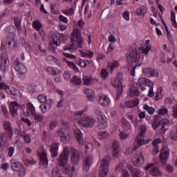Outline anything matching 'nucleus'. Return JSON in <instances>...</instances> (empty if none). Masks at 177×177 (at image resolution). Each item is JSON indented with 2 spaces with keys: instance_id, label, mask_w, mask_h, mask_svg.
<instances>
[{
  "instance_id": "obj_1",
  "label": "nucleus",
  "mask_w": 177,
  "mask_h": 177,
  "mask_svg": "<svg viewBox=\"0 0 177 177\" xmlns=\"http://www.w3.org/2000/svg\"><path fill=\"white\" fill-rule=\"evenodd\" d=\"M82 36L81 35V31L77 28H74L73 34L71 36V41L68 46H64V50H68L71 53L75 50V49L82 48Z\"/></svg>"
},
{
  "instance_id": "obj_2",
  "label": "nucleus",
  "mask_w": 177,
  "mask_h": 177,
  "mask_svg": "<svg viewBox=\"0 0 177 177\" xmlns=\"http://www.w3.org/2000/svg\"><path fill=\"white\" fill-rule=\"evenodd\" d=\"M88 110V108H84L83 109L80 111H77L74 113L73 118L75 121H77V124H80V125H82V127H84V128H93L95 126V122H96V120L93 118V116H83L82 114L84 113H86V111Z\"/></svg>"
},
{
  "instance_id": "obj_3",
  "label": "nucleus",
  "mask_w": 177,
  "mask_h": 177,
  "mask_svg": "<svg viewBox=\"0 0 177 177\" xmlns=\"http://www.w3.org/2000/svg\"><path fill=\"white\" fill-rule=\"evenodd\" d=\"M70 151L71 153V162L72 167H71V169H66V175H68L70 177H76L78 174V169H80L78 162L81 160V156H80L78 151L73 147H71Z\"/></svg>"
},
{
  "instance_id": "obj_4",
  "label": "nucleus",
  "mask_w": 177,
  "mask_h": 177,
  "mask_svg": "<svg viewBox=\"0 0 177 177\" xmlns=\"http://www.w3.org/2000/svg\"><path fill=\"white\" fill-rule=\"evenodd\" d=\"M140 60V55L136 49L132 50V51L127 56V62L131 67L130 74L132 75V77H135L136 68L139 67V66L141 64Z\"/></svg>"
},
{
  "instance_id": "obj_5",
  "label": "nucleus",
  "mask_w": 177,
  "mask_h": 177,
  "mask_svg": "<svg viewBox=\"0 0 177 177\" xmlns=\"http://www.w3.org/2000/svg\"><path fill=\"white\" fill-rule=\"evenodd\" d=\"M70 157V149L67 147H64L62 152L57 158V161L59 167H62L65 169V174H67V169H71L70 167L67 166L68 158Z\"/></svg>"
},
{
  "instance_id": "obj_6",
  "label": "nucleus",
  "mask_w": 177,
  "mask_h": 177,
  "mask_svg": "<svg viewBox=\"0 0 177 177\" xmlns=\"http://www.w3.org/2000/svg\"><path fill=\"white\" fill-rule=\"evenodd\" d=\"M95 114L97 115V120L98 121V129H106V128L108 127V124L107 118H106L104 113L100 111V109L96 108L95 109Z\"/></svg>"
},
{
  "instance_id": "obj_7",
  "label": "nucleus",
  "mask_w": 177,
  "mask_h": 177,
  "mask_svg": "<svg viewBox=\"0 0 177 177\" xmlns=\"http://www.w3.org/2000/svg\"><path fill=\"white\" fill-rule=\"evenodd\" d=\"M10 165L12 171H15V172H18L19 176L20 177H24L26 176V169L24 168V166H23V164L21 162L12 159L10 161Z\"/></svg>"
},
{
  "instance_id": "obj_8",
  "label": "nucleus",
  "mask_w": 177,
  "mask_h": 177,
  "mask_svg": "<svg viewBox=\"0 0 177 177\" xmlns=\"http://www.w3.org/2000/svg\"><path fill=\"white\" fill-rule=\"evenodd\" d=\"M110 165V158H104L100 161V169L98 177H106L109 174V167Z\"/></svg>"
},
{
  "instance_id": "obj_9",
  "label": "nucleus",
  "mask_w": 177,
  "mask_h": 177,
  "mask_svg": "<svg viewBox=\"0 0 177 177\" xmlns=\"http://www.w3.org/2000/svg\"><path fill=\"white\" fill-rule=\"evenodd\" d=\"M119 75H121V73H118L116 77L112 78L111 80V84L112 86H113V88H116V100H118L120 99L121 93H122L123 91L122 83L121 82V77H118Z\"/></svg>"
},
{
  "instance_id": "obj_10",
  "label": "nucleus",
  "mask_w": 177,
  "mask_h": 177,
  "mask_svg": "<svg viewBox=\"0 0 177 177\" xmlns=\"http://www.w3.org/2000/svg\"><path fill=\"white\" fill-rule=\"evenodd\" d=\"M13 67L18 75H24L27 73V68L19 58L14 61Z\"/></svg>"
},
{
  "instance_id": "obj_11",
  "label": "nucleus",
  "mask_w": 177,
  "mask_h": 177,
  "mask_svg": "<svg viewBox=\"0 0 177 177\" xmlns=\"http://www.w3.org/2000/svg\"><path fill=\"white\" fill-rule=\"evenodd\" d=\"M37 154L40 158V165H42L44 168H46L48 167V156L46 154V150L44 147H39V149L37 150Z\"/></svg>"
},
{
  "instance_id": "obj_12",
  "label": "nucleus",
  "mask_w": 177,
  "mask_h": 177,
  "mask_svg": "<svg viewBox=\"0 0 177 177\" xmlns=\"http://www.w3.org/2000/svg\"><path fill=\"white\" fill-rule=\"evenodd\" d=\"M93 161H95V158H93V155L90 154L87 155L83 159V165L82 168L84 172H88L92 165L93 164Z\"/></svg>"
},
{
  "instance_id": "obj_13",
  "label": "nucleus",
  "mask_w": 177,
  "mask_h": 177,
  "mask_svg": "<svg viewBox=\"0 0 177 177\" xmlns=\"http://www.w3.org/2000/svg\"><path fill=\"white\" fill-rule=\"evenodd\" d=\"M152 82L153 81L146 77H140L137 81L136 85L142 92H145L146 91V86H149Z\"/></svg>"
},
{
  "instance_id": "obj_14",
  "label": "nucleus",
  "mask_w": 177,
  "mask_h": 177,
  "mask_svg": "<svg viewBox=\"0 0 177 177\" xmlns=\"http://www.w3.org/2000/svg\"><path fill=\"white\" fill-rule=\"evenodd\" d=\"M133 164L135 167H142L145 163V158L142 151H137L133 157Z\"/></svg>"
},
{
  "instance_id": "obj_15",
  "label": "nucleus",
  "mask_w": 177,
  "mask_h": 177,
  "mask_svg": "<svg viewBox=\"0 0 177 177\" xmlns=\"http://www.w3.org/2000/svg\"><path fill=\"white\" fill-rule=\"evenodd\" d=\"M57 133L64 143H68L70 141V131H68V129L66 128L60 129L57 131Z\"/></svg>"
},
{
  "instance_id": "obj_16",
  "label": "nucleus",
  "mask_w": 177,
  "mask_h": 177,
  "mask_svg": "<svg viewBox=\"0 0 177 177\" xmlns=\"http://www.w3.org/2000/svg\"><path fill=\"white\" fill-rule=\"evenodd\" d=\"M0 70L3 73H6L8 68H9V58L8 55L2 54L1 56Z\"/></svg>"
},
{
  "instance_id": "obj_17",
  "label": "nucleus",
  "mask_w": 177,
  "mask_h": 177,
  "mask_svg": "<svg viewBox=\"0 0 177 177\" xmlns=\"http://www.w3.org/2000/svg\"><path fill=\"white\" fill-rule=\"evenodd\" d=\"M6 92L8 95H10L12 99H15L16 100L21 99V93H20V91L15 87H9Z\"/></svg>"
},
{
  "instance_id": "obj_18",
  "label": "nucleus",
  "mask_w": 177,
  "mask_h": 177,
  "mask_svg": "<svg viewBox=\"0 0 177 177\" xmlns=\"http://www.w3.org/2000/svg\"><path fill=\"white\" fill-rule=\"evenodd\" d=\"M120 142L117 140H114L112 142V154L114 158H118L120 157Z\"/></svg>"
},
{
  "instance_id": "obj_19",
  "label": "nucleus",
  "mask_w": 177,
  "mask_h": 177,
  "mask_svg": "<svg viewBox=\"0 0 177 177\" xmlns=\"http://www.w3.org/2000/svg\"><path fill=\"white\" fill-rule=\"evenodd\" d=\"M151 140V139H145L142 138L137 137L135 140V146L133 148V151L138 150L140 146H145V145H147Z\"/></svg>"
},
{
  "instance_id": "obj_20",
  "label": "nucleus",
  "mask_w": 177,
  "mask_h": 177,
  "mask_svg": "<svg viewBox=\"0 0 177 177\" xmlns=\"http://www.w3.org/2000/svg\"><path fill=\"white\" fill-rule=\"evenodd\" d=\"M3 126L6 132H10L8 133V140H12L13 138V127H12V124L9 121L3 122Z\"/></svg>"
},
{
  "instance_id": "obj_21",
  "label": "nucleus",
  "mask_w": 177,
  "mask_h": 177,
  "mask_svg": "<svg viewBox=\"0 0 177 177\" xmlns=\"http://www.w3.org/2000/svg\"><path fill=\"white\" fill-rule=\"evenodd\" d=\"M52 104H53V99H48L46 100L43 104L39 106V109H41V112L42 114H45L48 110L52 107Z\"/></svg>"
},
{
  "instance_id": "obj_22",
  "label": "nucleus",
  "mask_w": 177,
  "mask_h": 177,
  "mask_svg": "<svg viewBox=\"0 0 177 177\" xmlns=\"http://www.w3.org/2000/svg\"><path fill=\"white\" fill-rule=\"evenodd\" d=\"M110 98L109 96L106 95L105 94H101L98 97V104L102 106L103 107H106L110 104Z\"/></svg>"
},
{
  "instance_id": "obj_23",
  "label": "nucleus",
  "mask_w": 177,
  "mask_h": 177,
  "mask_svg": "<svg viewBox=\"0 0 177 177\" xmlns=\"http://www.w3.org/2000/svg\"><path fill=\"white\" fill-rule=\"evenodd\" d=\"M26 110H24V115L25 117H28V115H33L35 113V106L31 102H28L26 104Z\"/></svg>"
},
{
  "instance_id": "obj_24",
  "label": "nucleus",
  "mask_w": 177,
  "mask_h": 177,
  "mask_svg": "<svg viewBox=\"0 0 177 177\" xmlns=\"http://www.w3.org/2000/svg\"><path fill=\"white\" fill-rule=\"evenodd\" d=\"M83 92L86 95L88 102H95L96 95H95V91H93V90L91 88H85Z\"/></svg>"
},
{
  "instance_id": "obj_25",
  "label": "nucleus",
  "mask_w": 177,
  "mask_h": 177,
  "mask_svg": "<svg viewBox=\"0 0 177 177\" xmlns=\"http://www.w3.org/2000/svg\"><path fill=\"white\" fill-rule=\"evenodd\" d=\"M169 158V149L165 147H162L160 153V161H167Z\"/></svg>"
},
{
  "instance_id": "obj_26",
  "label": "nucleus",
  "mask_w": 177,
  "mask_h": 177,
  "mask_svg": "<svg viewBox=\"0 0 177 177\" xmlns=\"http://www.w3.org/2000/svg\"><path fill=\"white\" fill-rule=\"evenodd\" d=\"M143 73L145 77H158V72L151 68H145L143 69Z\"/></svg>"
},
{
  "instance_id": "obj_27",
  "label": "nucleus",
  "mask_w": 177,
  "mask_h": 177,
  "mask_svg": "<svg viewBox=\"0 0 177 177\" xmlns=\"http://www.w3.org/2000/svg\"><path fill=\"white\" fill-rule=\"evenodd\" d=\"M51 157L55 158L57 157L59 155V143L58 142H53L50 145V149Z\"/></svg>"
},
{
  "instance_id": "obj_28",
  "label": "nucleus",
  "mask_w": 177,
  "mask_h": 177,
  "mask_svg": "<svg viewBox=\"0 0 177 177\" xmlns=\"http://www.w3.org/2000/svg\"><path fill=\"white\" fill-rule=\"evenodd\" d=\"M74 136L77 140L79 145H84V135L81 130L76 129L74 130Z\"/></svg>"
},
{
  "instance_id": "obj_29",
  "label": "nucleus",
  "mask_w": 177,
  "mask_h": 177,
  "mask_svg": "<svg viewBox=\"0 0 177 177\" xmlns=\"http://www.w3.org/2000/svg\"><path fill=\"white\" fill-rule=\"evenodd\" d=\"M169 120L165 118L160 120L158 126L160 127L162 131H168V128H169Z\"/></svg>"
},
{
  "instance_id": "obj_30",
  "label": "nucleus",
  "mask_w": 177,
  "mask_h": 177,
  "mask_svg": "<svg viewBox=\"0 0 177 177\" xmlns=\"http://www.w3.org/2000/svg\"><path fill=\"white\" fill-rule=\"evenodd\" d=\"M134 15L145 17V15H147V7L146 6H141L140 8H136Z\"/></svg>"
},
{
  "instance_id": "obj_31",
  "label": "nucleus",
  "mask_w": 177,
  "mask_h": 177,
  "mask_svg": "<svg viewBox=\"0 0 177 177\" xmlns=\"http://www.w3.org/2000/svg\"><path fill=\"white\" fill-rule=\"evenodd\" d=\"M19 109V104L16 102H12L10 105V112L12 117H17L19 113H17V109Z\"/></svg>"
},
{
  "instance_id": "obj_32",
  "label": "nucleus",
  "mask_w": 177,
  "mask_h": 177,
  "mask_svg": "<svg viewBox=\"0 0 177 177\" xmlns=\"http://www.w3.org/2000/svg\"><path fill=\"white\" fill-rule=\"evenodd\" d=\"M165 95V92L164 91V88H162V86L158 87L156 91V95H155L156 102H158V100H161V98L164 97Z\"/></svg>"
},
{
  "instance_id": "obj_33",
  "label": "nucleus",
  "mask_w": 177,
  "mask_h": 177,
  "mask_svg": "<svg viewBox=\"0 0 177 177\" xmlns=\"http://www.w3.org/2000/svg\"><path fill=\"white\" fill-rule=\"evenodd\" d=\"M61 12L63 15L68 17L74 16L75 14V10L73 7H67L66 9L62 10Z\"/></svg>"
},
{
  "instance_id": "obj_34",
  "label": "nucleus",
  "mask_w": 177,
  "mask_h": 177,
  "mask_svg": "<svg viewBox=\"0 0 177 177\" xmlns=\"http://www.w3.org/2000/svg\"><path fill=\"white\" fill-rule=\"evenodd\" d=\"M46 71L48 74H50V75H59L61 73L60 69L55 66H48L46 68Z\"/></svg>"
},
{
  "instance_id": "obj_35",
  "label": "nucleus",
  "mask_w": 177,
  "mask_h": 177,
  "mask_svg": "<svg viewBox=\"0 0 177 177\" xmlns=\"http://www.w3.org/2000/svg\"><path fill=\"white\" fill-rule=\"evenodd\" d=\"M6 135L8 136V133L1 132L0 133V147H5L6 145Z\"/></svg>"
},
{
  "instance_id": "obj_36",
  "label": "nucleus",
  "mask_w": 177,
  "mask_h": 177,
  "mask_svg": "<svg viewBox=\"0 0 177 177\" xmlns=\"http://www.w3.org/2000/svg\"><path fill=\"white\" fill-rule=\"evenodd\" d=\"M140 92L139 91V88L137 87L131 86L129 88V94L131 97H133L135 96H139Z\"/></svg>"
},
{
  "instance_id": "obj_37",
  "label": "nucleus",
  "mask_w": 177,
  "mask_h": 177,
  "mask_svg": "<svg viewBox=\"0 0 177 177\" xmlns=\"http://www.w3.org/2000/svg\"><path fill=\"white\" fill-rule=\"evenodd\" d=\"M49 44L51 46L53 50H55L56 47L53 46V45H55V46H59V43L57 42V37L55 35H53L51 36V39L50 40Z\"/></svg>"
},
{
  "instance_id": "obj_38",
  "label": "nucleus",
  "mask_w": 177,
  "mask_h": 177,
  "mask_svg": "<svg viewBox=\"0 0 177 177\" xmlns=\"http://www.w3.org/2000/svg\"><path fill=\"white\" fill-rule=\"evenodd\" d=\"M46 60L50 64H57V66H60V62H59L57 58L55 57L54 56L48 55L46 57Z\"/></svg>"
},
{
  "instance_id": "obj_39",
  "label": "nucleus",
  "mask_w": 177,
  "mask_h": 177,
  "mask_svg": "<svg viewBox=\"0 0 177 177\" xmlns=\"http://www.w3.org/2000/svg\"><path fill=\"white\" fill-rule=\"evenodd\" d=\"M121 125L123 129H125V131H129L131 129V123L124 118L121 120Z\"/></svg>"
},
{
  "instance_id": "obj_40",
  "label": "nucleus",
  "mask_w": 177,
  "mask_h": 177,
  "mask_svg": "<svg viewBox=\"0 0 177 177\" xmlns=\"http://www.w3.org/2000/svg\"><path fill=\"white\" fill-rule=\"evenodd\" d=\"M8 46L12 50H17V41L15 40V38H12L10 41H8Z\"/></svg>"
},
{
  "instance_id": "obj_41",
  "label": "nucleus",
  "mask_w": 177,
  "mask_h": 177,
  "mask_svg": "<svg viewBox=\"0 0 177 177\" xmlns=\"http://www.w3.org/2000/svg\"><path fill=\"white\" fill-rule=\"evenodd\" d=\"M139 104V100L136 99L133 101H128L126 102V107H129V109H132V107H136Z\"/></svg>"
},
{
  "instance_id": "obj_42",
  "label": "nucleus",
  "mask_w": 177,
  "mask_h": 177,
  "mask_svg": "<svg viewBox=\"0 0 177 177\" xmlns=\"http://www.w3.org/2000/svg\"><path fill=\"white\" fill-rule=\"evenodd\" d=\"M71 84H73V85L76 86H80L81 85V84H82V80H81V78L75 75L71 80Z\"/></svg>"
},
{
  "instance_id": "obj_43",
  "label": "nucleus",
  "mask_w": 177,
  "mask_h": 177,
  "mask_svg": "<svg viewBox=\"0 0 177 177\" xmlns=\"http://www.w3.org/2000/svg\"><path fill=\"white\" fill-rule=\"evenodd\" d=\"M32 27L36 31H39L41 30V28H42V24L41 23V21L36 20V21H33V23L32 24Z\"/></svg>"
},
{
  "instance_id": "obj_44",
  "label": "nucleus",
  "mask_w": 177,
  "mask_h": 177,
  "mask_svg": "<svg viewBox=\"0 0 177 177\" xmlns=\"http://www.w3.org/2000/svg\"><path fill=\"white\" fill-rule=\"evenodd\" d=\"M14 23L17 31H20L21 30V19L16 17L14 18Z\"/></svg>"
},
{
  "instance_id": "obj_45",
  "label": "nucleus",
  "mask_w": 177,
  "mask_h": 177,
  "mask_svg": "<svg viewBox=\"0 0 177 177\" xmlns=\"http://www.w3.org/2000/svg\"><path fill=\"white\" fill-rule=\"evenodd\" d=\"M149 86V91L147 96L148 97H154V82H152Z\"/></svg>"
},
{
  "instance_id": "obj_46",
  "label": "nucleus",
  "mask_w": 177,
  "mask_h": 177,
  "mask_svg": "<svg viewBox=\"0 0 177 177\" xmlns=\"http://www.w3.org/2000/svg\"><path fill=\"white\" fill-rule=\"evenodd\" d=\"M143 109L144 110H146V111L148 113V114H150V115H152V114H154L156 112V109L147 104H144Z\"/></svg>"
},
{
  "instance_id": "obj_47",
  "label": "nucleus",
  "mask_w": 177,
  "mask_h": 177,
  "mask_svg": "<svg viewBox=\"0 0 177 177\" xmlns=\"http://www.w3.org/2000/svg\"><path fill=\"white\" fill-rule=\"evenodd\" d=\"M150 174L152 176H161V172H160V170L157 167H152L151 169Z\"/></svg>"
},
{
  "instance_id": "obj_48",
  "label": "nucleus",
  "mask_w": 177,
  "mask_h": 177,
  "mask_svg": "<svg viewBox=\"0 0 177 177\" xmlns=\"http://www.w3.org/2000/svg\"><path fill=\"white\" fill-rule=\"evenodd\" d=\"M129 138V133H127L124 131H120L119 133V139L121 142L127 140Z\"/></svg>"
},
{
  "instance_id": "obj_49",
  "label": "nucleus",
  "mask_w": 177,
  "mask_h": 177,
  "mask_svg": "<svg viewBox=\"0 0 177 177\" xmlns=\"http://www.w3.org/2000/svg\"><path fill=\"white\" fill-rule=\"evenodd\" d=\"M171 21L174 28L177 29V23H176V15L173 11H171Z\"/></svg>"
},
{
  "instance_id": "obj_50",
  "label": "nucleus",
  "mask_w": 177,
  "mask_h": 177,
  "mask_svg": "<svg viewBox=\"0 0 177 177\" xmlns=\"http://www.w3.org/2000/svg\"><path fill=\"white\" fill-rule=\"evenodd\" d=\"M32 117H34V120L36 122H42L44 120V116L41 113H35Z\"/></svg>"
},
{
  "instance_id": "obj_51",
  "label": "nucleus",
  "mask_w": 177,
  "mask_h": 177,
  "mask_svg": "<svg viewBox=\"0 0 177 177\" xmlns=\"http://www.w3.org/2000/svg\"><path fill=\"white\" fill-rule=\"evenodd\" d=\"M80 52L82 57H92L93 56V53L91 50L83 51L80 50Z\"/></svg>"
},
{
  "instance_id": "obj_52",
  "label": "nucleus",
  "mask_w": 177,
  "mask_h": 177,
  "mask_svg": "<svg viewBox=\"0 0 177 177\" xmlns=\"http://www.w3.org/2000/svg\"><path fill=\"white\" fill-rule=\"evenodd\" d=\"M158 114L159 115H167L168 114V109L165 106H160L158 110Z\"/></svg>"
},
{
  "instance_id": "obj_53",
  "label": "nucleus",
  "mask_w": 177,
  "mask_h": 177,
  "mask_svg": "<svg viewBox=\"0 0 177 177\" xmlns=\"http://www.w3.org/2000/svg\"><path fill=\"white\" fill-rule=\"evenodd\" d=\"M77 64L80 66V67H82V68H85L86 66H88V61L80 59L78 61L76 62Z\"/></svg>"
},
{
  "instance_id": "obj_54",
  "label": "nucleus",
  "mask_w": 177,
  "mask_h": 177,
  "mask_svg": "<svg viewBox=\"0 0 177 177\" xmlns=\"http://www.w3.org/2000/svg\"><path fill=\"white\" fill-rule=\"evenodd\" d=\"M98 138L99 139H107L110 135L109 134V132L107 131H100L98 132Z\"/></svg>"
},
{
  "instance_id": "obj_55",
  "label": "nucleus",
  "mask_w": 177,
  "mask_h": 177,
  "mask_svg": "<svg viewBox=\"0 0 177 177\" xmlns=\"http://www.w3.org/2000/svg\"><path fill=\"white\" fill-rule=\"evenodd\" d=\"M92 82V76L84 75L83 76V85H89Z\"/></svg>"
},
{
  "instance_id": "obj_56",
  "label": "nucleus",
  "mask_w": 177,
  "mask_h": 177,
  "mask_svg": "<svg viewBox=\"0 0 177 177\" xmlns=\"http://www.w3.org/2000/svg\"><path fill=\"white\" fill-rule=\"evenodd\" d=\"M85 146L86 149V153H90V151H92L93 150V145L91 142L85 143L84 142L83 146Z\"/></svg>"
},
{
  "instance_id": "obj_57",
  "label": "nucleus",
  "mask_w": 177,
  "mask_h": 177,
  "mask_svg": "<svg viewBox=\"0 0 177 177\" xmlns=\"http://www.w3.org/2000/svg\"><path fill=\"white\" fill-rule=\"evenodd\" d=\"M118 67H120V63L118 61L114 60L111 65L110 73H113L114 68H118Z\"/></svg>"
},
{
  "instance_id": "obj_58",
  "label": "nucleus",
  "mask_w": 177,
  "mask_h": 177,
  "mask_svg": "<svg viewBox=\"0 0 177 177\" xmlns=\"http://www.w3.org/2000/svg\"><path fill=\"white\" fill-rule=\"evenodd\" d=\"M147 130V127L145 124H142L140 127V136H145V134L146 133V131Z\"/></svg>"
},
{
  "instance_id": "obj_59",
  "label": "nucleus",
  "mask_w": 177,
  "mask_h": 177,
  "mask_svg": "<svg viewBox=\"0 0 177 177\" xmlns=\"http://www.w3.org/2000/svg\"><path fill=\"white\" fill-rule=\"evenodd\" d=\"M124 165V162L119 163L115 167V172H122V171L125 170Z\"/></svg>"
},
{
  "instance_id": "obj_60",
  "label": "nucleus",
  "mask_w": 177,
  "mask_h": 177,
  "mask_svg": "<svg viewBox=\"0 0 177 177\" xmlns=\"http://www.w3.org/2000/svg\"><path fill=\"white\" fill-rule=\"evenodd\" d=\"M141 50L143 55L147 56L149 55V52L151 50V46H147L145 48H142Z\"/></svg>"
},
{
  "instance_id": "obj_61",
  "label": "nucleus",
  "mask_w": 177,
  "mask_h": 177,
  "mask_svg": "<svg viewBox=\"0 0 177 177\" xmlns=\"http://www.w3.org/2000/svg\"><path fill=\"white\" fill-rule=\"evenodd\" d=\"M171 138L173 140H177V127H174L171 133Z\"/></svg>"
},
{
  "instance_id": "obj_62",
  "label": "nucleus",
  "mask_w": 177,
  "mask_h": 177,
  "mask_svg": "<svg viewBox=\"0 0 177 177\" xmlns=\"http://www.w3.org/2000/svg\"><path fill=\"white\" fill-rule=\"evenodd\" d=\"M22 138H24L25 143H31V137L30 136V134L25 133L24 136H22Z\"/></svg>"
},
{
  "instance_id": "obj_63",
  "label": "nucleus",
  "mask_w": 177,
  "mask_h": 177,
  "mask_svg": "<svg viewBox=\"0 0 177 177\" xmlns=\"http://www.w3.org/2000/svg\"><path fill=\"white\" fill-rule=\"evenodd\" d=\"M23 46L25 48L26 50L30 53V52H31V46H30V44H28V41H24L22 43Z\"/></svg>"
},
{
  "instance_id": "obj_64",
  "label": "nucleus",
  "mask_w": 177,
  "mask_h": 177,
  "mask_svg": "<svg viewBox=\"0 0 177 177\" xmlns=\"http://www.w3.org/2000/svg\"><path fill=\"white\" fill-rule=\"evenodd\" d=\"M39 103H41V104H44L45 101H46L48 99H46V95L45 94L39 95L37 97Z\"/></svg>"
}]
</instances>
